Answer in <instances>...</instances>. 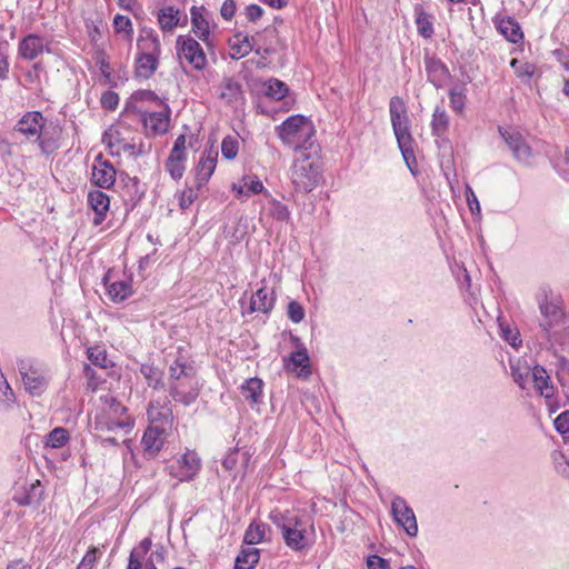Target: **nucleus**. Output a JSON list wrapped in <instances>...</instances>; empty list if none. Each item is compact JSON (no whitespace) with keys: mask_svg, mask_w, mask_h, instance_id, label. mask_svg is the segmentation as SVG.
I'll return each mask as SVG.
<instances>
[{"mask_svg":"<svg viewBox=\"0 0 569 569\" xmlns=\"http://www.w3.org/2000/svg\"><path fill=\"white\" fill-rule=\"evenodd\" d=\"M313 146L295 144L293 148L295 160L291 179L295 189L300 192L312 191L318 186L321 177L317 151H310Z\"/></svg>","mask_w":569,"mask_h":569,"instance_id":"1","label":"nucleus"},{"mask_svg":"<svg viewBox=\"0 0 569 569\" xmlns=\"http://www.w3.org/2000/svg\"><path fill=\"white\" fill-rule=\"evenodd\" d=\"M137 47L139 53L136 58V74L139 78L149 79L159 64L160 41L152 32H148L139 37Z\"/></svg>","mask_w":569,"mask_h":569,"instance_id":"2","label":"nucleus"},{"mask_svg":"<svg viewBox=\"0 0 569 569\" xmlns=\"http://www.w3.org/2000/svg\"><path fill=\"white\" fill-rule=\"evenodd\" d=\"M270 519L281 530L282 538L290 549L301 551L306 548V526L301 519L286 518L281 513H271Z\"/></svg>","mask_w":569,"mask_h":569,"instance_id":"3","label":"nucleus"},{"mask_svg":"<svg viewBox=\"0 0 569 569\" xmlns=\"http://www.w3.org/2000/svg\"><path fill=\"white\" fill-rule=\"evenodd\" d=\"M538 306L541 315L539 327L546 337L552 328L560 326L563 321L565 313L561 307V300L553 293L543 290L538 296Z\"/></svg>","mask_w":569,"mask_h":569,"instance_id":"4","label":"nucleus"},{"mask_svg":"<svg viewBox=\"0 0 569 569\" xmlns=\"http://www.w3.org/2000/svg\"><path fill=\"white\" fill-rule=\"evenodd\" d=\"M18 368L27 392L39 397L47 390L50 377L43 367L28 360H21Z\"/></svg>","mask_w":569,"mask_h":569,"instance_id":"5","label":"nucleus"},{"mask_svg":"<svg viewBox=\"0 0 569 569\" xmlns=\"http://www.w3.org/2000/svg\"><path fill=\"white\" fill-rule=\"evenodd\" d=\"M164 102L151 90H137L127 99L123 108V114L146 116L148 112L162 107Z\"/></svg>","mask_w":569,"mask_h":569,"instance_id":"6","label":"nucleus"},{"mask_svg":"<svg viewBox=\"0 0 569 569\" xmlns=\"http://www.w3.org/2000/svg\"><path fill=\"white\" fill-rule=\"evenodd\" d=\"M389 111L397 142H407L410 140L411 134L409 131L407 107L402 98L398 96L392 97L389 102Z\"/></svg>","mask_w":569,"mask_h":569,"instance_id":"7","label":"nucleus"},{"mask_svg":"<svg viewBox=\"0 0 569 569\" xmlns=\"http://www.w3.org/2000/svg\"><path fill=\"white\" fill-rule=\"evenodd\" d=\"M313 134L311 122L303 116L296 114L289 117L279 127V138L283 141L289 139H303L305 142Z\"/></svg>","mask_w":569,"mask_h":569,"instance_id":"8","label":"nucleus"},{"mask_svg":"<svg viewBox=\"0 0 569 569\" xmlns=\"http://www.w3.org/2000/svg\"><path fill=\"white\" fill-rule=\"evenodd\" d=\"M177 50L181 59H184L196 70H202L207 64L206 54L197 40L187 36L177 38Z\"/></svg>","mask_w":569,"mask_h":569,"instance_id":"9","label":"nucleus"},{"mask_svg":"<svg viewBox=\"0 0 569 569\" xmlns=\"http://www.w3.org/2000/svg\"><path fill=\"white\" fill-rule=\"evenodd\" d=\"M391 515L395 522L401 526L408 536L416 537L418 535L416 515L402 497L396 496L392 499Z\"/></svg>","mask_w":569,"mask_h":569,"instance_id":"10","label":"nucleus"},{"mask_svg":"<svg viewBox=\"0 0 569 569\" xmlns=\"http://www.w3.org/2000/svg\"><path fill=\"white\" fill-rule=\"evenodd\" d=\"M46 123L47 120L40 111H28L16 124V131L28 140L38 141L46 130Z\"/></svg>","mask_w":569,"mask_h":569,"instance_id":"11","label":"nucleus"},{"mask_svg":"<svg viewBox=\"0 0 569 569\" xmlns=\"http://www.w3.org/2000/svg\"><path fill=\"white\" fill-rule=\"evenodd\" d=\"M168 392L172 400L184 406H190L197 400L200 392L197 373L191 376V378H186L174 382L173 385H169Z\"/></svg>","mask_w":569,"mask_h":569,"instance_id":"12","label":"nucleus"},{"mask_svg":"<svg viewBox=\"0 0 569 569\" xmlns=\"http://www.w3.org/2000/svg\"><path fill=\"white\" fill-rule=\"evenodd\" d=\"M218 156V148L213 144H210V147L202 152L194 168V183L198 189H201L213 174L217 167Z\"/></svg>","mask_w":569,"mask_h":569,"instance_id":"13","label":"nucleus"},{"mask_svg":"<svg viewBox=\"0 0 569 569\" xmlns=\"http://www.w3.org/2000/svg\"><path fill=\"white\" fill-rule=\"evenodd\" d=\"M201 468V460L197 452L188 450L182 455L176 465L170 467L171 476L176 477L179 481H190L199 472Z\"/></svg>","mask_w":569,"mask_h":569,"instance_id":"14","label":"nucleus"},{"mask_svg":"<svg viewBox=\"0 0 569 569\" xmlns=\"http://www.w3.org/2000/svg\"><path fill=\"white\" fill-rule=\"evenodd\" d=\"M133 428V421L126 416L117 418L106 412H97L93 420V430L96 432L107 433L121 430L123 435H128Z\"/></svg>","mask_w":569,"mask_h":569,"instance_id":"15","label":"nucleus"},{"mask_svg":"<svg viewBox=\"0 0 569 569\" xmlns=\"http://www.w3.org/2000/svg\"><path fill=\"white\" fill-rule=\"evenodd\" d=\"M160 110H153L146 116H141L140 120L143 123L144 130L149 136H159L168 131L170 123V109L164 103L159 107Z\"/></svg>","mask_w":569,"mask_h":569,"instance_id":"16","label":"nucleus"},{"mask_svg":"<svg viewBox=\"0 0 569 569\" xmlns=\"http://www.w3.org/2000/svg\"><path fill=\"white\" fill-rule=\"evenodd\" d=\"M189 150L187 144H173L164 161V170L174 180L179 181L186 171Z\"/></svg>","mask_w":569,"mask_h":569,"instance_id":"17","label":"nucleus"},{"mask_svg":"<svg viewBox=\"0 0 569 569\" xmlns=\"http://www.w3.org/2000/svg\"><path fill=\"white\" fill-rule=\"evenodd\" d=\"M114 181L116 170L113 166L103 160L101 154L97 156L92 166L91 182L99 188L109 189L114 184Z\"/></svg>","mask_w":569,"mask_h":569,"instance_id":"18","label":"nucleus"},{"mask_svg":"<svg viewBox=\"0 0 569 569\" xmlns=\"http://www.w3.org/2000/svg\"><path fill=\"white\" fill-rule=\"evenodd\" d=\"M191 28L193 33L203 42L209 44L210 27L212 23L211 13L203 7L193 6L190 9Z\"/></svg>","mask_w":569,"mask_h":569,"instance_id":"19","label":"nucleus"},{"mask_svg":"<svg viewBox=\"0 0 569 569\" xmlns=\"http://www.w3.org/2000/svg\"><path fill=\"white\" fill-rule=\"evenodd\" d=\"M164 445V430L160 426H149L141 439L143 456L147 459H153L160 452Z\"/></svg>","mask_w":569,"mask_h":569,"instance_id":"20","label":"nucleus"},{"mask_svg":"<svg viewBox=\"0 0 569 569\" xmlns=\"http://www.w3.org/2000/svg\"><path fill=\"white\" fill-rule=\"evenodd\" d=\"M19 54L26 59V60H34L40 54L43 53V51L50 52L49 49V42L34 33H30L21 39L19 42Z\"/></svg>","mask_w":569,"mask_h":569,"instance_id":"21","label":"nucleus"},{"mask_svg":"<svg viewBox=\"0 0 569 569\" xmlns=\"http://www.w3.org/2000/svg\"><path fill=\"white\" fill-rule=\"evenodd\" d=\"M187 20V14L172 6L161 8L158 13V22L162 31H172L176 27L186 24Z\"/></svg>","mask_w":569,"mask_h":569,"instance_id":"22","label":"nucleus"},{"mask_svg":"<svg viewBox=\"0 0 569 569\" xmlns=\"http://www.w3.org/2000/svg\"><path fill=\"white\" fill-rule=\"evenodd\" d=\"M88 203L96 213L93 218V224H101L106 219L110 207V199L108 194L101 190H91L88 193Z\"/></svg>","mask_w":569,"mask_h":569,"instance_id":"23","label":"nucleus"},{"mask_svg":"<svg viewBox=\"0 0 569 569\" xmlns=\"http://www.w3.org/2000/svg\"><path fill=\"white\" fill-rule=\"evenodd\" d=\"M276 297L272 290L262 287L258 289L250 299L249 313H269L274 306Z\"/></svg>","mask_w":569,"mask_h":569,"instance_id":"24","label":"nucleus"},{"mask_svg":"<svg viewBox=\"0 0 569 569\" xmlns=\"http://www.w3.org/2000/svg\"><path fill=\"white\" fill-rule=\"evenodd\" d=\"M43 499V488L39 480H36L23 490L16 491L13 500L19 506H38Z\"/></svg>","mask_w":569,"mask_h":569,"instance_id":"25","label":"nucleus"},{"mask_svg":"<svg viewBox=\"0 0 569 569\" xmlns=\"http://www.w3.org/2000/svg\"><path fill=\"white\" fill-rule=\"evenodd\" d=\"M194 373L197 372L192 365L183 360L182 357H178L168 368V386L186 378H191Z\"/></svg>","mask_w":569,"mask_h":569,"instance_id":"26","label":"nucleus"},{"mask_svg":"<svg viewBox=\"0 0 569 569\" xmlns=\"http://www.w3.org/2000/svg\"><path fill=\"white\" fill-rule=\"evenodd\" d=\"M103 281L107 287V295L112 302H122L132 295V286L129 280L108 283V277H104Z\"/></svg>","mask_w":569,"mask_h":569,"instance_id":"27","label":"nucleus"},{"mask_svg":"<svg viewBox=\"0 0 569 569\" xmlns=\"http://www.w3.org/2000/svg\"><path fill=\"white\" fill-rule=\"evenodd\" d=\"M498 31L510 42L518 43L523 39L519 23L513 18H501L496 21Z\"/></svg>","mask_w":569,"mask_h":569,"instance_id":"28","label":"nucleus"},{"mask_svg":"<svg viewBox=\"0 0 569 569\" xmlns=\"http://www.w3.org/2000/svg\"><path fill=\"white\" fill-rule=\"evenodd\" d=\"M531 378L535 383V388L540 396L549 399L553 396V386L550 381L546 369L541 366H535L532 368Z\"/></svg>","mask_w":569,"mask_h":569,"instance_id":"29","label":"nucleus"},{"mask_svg":"<svg viewBox=\"0 0 569 569\" xmlns=\"http://www.w3.org/2000/svg\"><path fill=\"white\" fill-rule=\"evenodd\" d=\"M148 418L150 420V426H160L163 430H166V428H171L173 419L170 408H160L152 402L148 407Z\"/></svg>","mask_w":569,"mask_h":569,"instance_id":"30","label":"nucleus"},{"mask_svg":"<svg viewBox=\"0 0 569 569\" xmlns=\"http://www.w3.org/2000/svg\"><path fill=\"white\" fill-rule=\"evenodd\" d=\"M253 46L254 37L236 34L233 40L230 41V58L238 60L246 57L253 50Z\"/></svg>","mask_w":569,"mask_h":569,"instance_id":"31","label":"nucleus"},{"mask_svg":"<svg viewBox=\"0 0 569 569\" xmlns=\"http://www.w3.org/2000/svg\"><path fill=\"white\" fill-rule=\"evenodd\" d=\"M263 382L259 378L247 379L241 385V395L250 403L261 402Z\"/></svg>","mask_w":569,"mask_h":569,"instance_id":"32","label":"nucleus"},{"mask_svg":"<svg viewBox=\"0 0 569 569\" xmlns=\"http://www.w3.org/2000/svg\"><path fill=\"white\" fill-rule=\"evenodd\" d=\"M260 559V550L256 547L242 548L234 561V569H253Z\"/></svg>","mask_w":569,"mask_h":569,"instance_id":"33","label":"nucleus"},{"mask_svg":"<svg viewBox=\"0 0 569 569\" xmlns=\"http://www.w3.org/2000/svg\"><path fill=\"white\" fill-rule=\"evenodd\" d=\"M140 372L150 388L161 390L166 387L163 375L158 367L150 363H143L140 367Z\"/></svg>","mask_w":569,"mask_h":569,"instance_id":"34","label":"nucleus"},{"mask_svg":"<svg viewBox=\"0 0 569 569\" xmlns=\"http://www.w3.org/2000/svg\"><path fill=\"white\" fill-rule=\"evenodd\" d=\"M268 530L269 527L266 523L257 521L251 522L244 532V543L253 547L254 545L263 542Z\"/></svg>","mask_w":569,"mask_h":569,"instance_id":"35","label":"nucleus"},{"mask_svg":"<svg viewBox=\"0 0 569 569\" xmlns=\"http://www.w3.org/2000/svg\"><path fill=\"white\" fill-rule=\"evenodd\" d=\"M512 156L521 163L531 166L539 157L538 151H533L530 144H507Z\"/></svg>","mask_w":569,"mask_h":569,"instance_id":"36","label":"nucleus"},{"mask_svg":"<svg viewBox=\"0 0 569 569\" xmlns=\"http://www.w3.org/2000/svg\"><path fill=\"white\" fill-rule=\"evenodd\" d=\"M416 24L420 36L423 38H431L433 34V26L431 17L425 12L420 4L415 7Z\"/></svg>","mask_w":569,"mask_h":569,"instance_id":"37","label":"nucleus"},{"mask_svg":"<svg viewBox=\"0 0 569 569\" xmlns=\"http://www.w3.org/2000/svg\"><path fill=\"white\" fill-rule=\"evenodd\" d=\"M69 440V431L63 427H56L46 436L44 446L52 449H59L66 446Z\"/></svg>","mask_w":569,"mask_h":569,"instance_id":"38","label":"nucleus"},{"mask_svg":"<svg viewBox=\"0 0 569 569\" xmlns=\"http://www.w3.org/2000/svg\"><path fill=\"white\" fill-rule=\"evenodd\" d=\"M220 97L230 104H237L243 100V92L240 83L228 80L221 88Z\"/></svg>","mask_w":569,"mask_h":569,"instance_id":"39","label":"nucleus"},{"mask_svg":"<svg viewBox=\"0 0 569 569\" xmlns=\"http://www.w3.org/2000/svg\"><path fill=\"white\" fill-rule=\"evenodd\" d=\"M289 91L288 86L278 79H269L263 83V92L264 94L273 100L283 99Z\"/></svg>","mask_w":569,"mask_h":569,"instance_id":"40","label":"nucleus"},{"mask_svg":"<svg viewBox=\"0 0 569 569\" xmlns=\"http://www.w3.org/2000/svg\"><path fill=\"white\" fill-rule=\"evenodd\" d=\"M426 70L428 72L429 80L437 87L448 73L446 66L440 60L433 58L426 60Z\"/></svg>","mask_w":569,"mask_h":569,"instance_id":"41","label":"nucleus"},{"mask_svg":"<svg viewBox=\"0 0 569 569\" xmlns=\"http://www.w3.org/2000/svg\"><path fill=\"white\" fill-rule=\"evenodd\" d=\"M88 359L92 365L102 369L113 366V362L108 358L107 350L102 346H93L87 350Z\"/></svg>","mask_w":569,"mask_h":569,"instance_id":"42","label":"nucleus"},{"mask_svg":"<svg viewBox=\"0 0 569 569\" xmlns=\"http://www.w3.org/2000/svg\"><path fill=\"white\" fill-rule=\"evenodd\" d=\"M449 127V117L445 109L437 107L432 114L431 128L433 133L437 137H442V134L448 130Z\"/></svg>","mask_w":569,"mask_h":569,"instance_id":"43","label":"nucleus"},{"mask_svg":"<svg viewBox=\"0 0 569 569\" xmlns=\"http://www.w3.org/2000/svg\"><path fill=\"white\" fill-rule=\"evenodd\" d=\"M100 400L103 402V408L100 410V412H106L117 418L126 417L127 408L117 401L114 397L107 395L101 397Z\"/></svg>","mask_w":569,"mask_h":569,"instance_id":"44","label":"nucleus"},{"mask_svg":"<svg viewBox=\"0 0 569 569\" xmlns=\"http://www.w3.org/2000/svg\"><path fill=\"white\" fill-rule=\"evenodd\" d=\"M113 28L117 33H120L123 36V38L128 41L132 40L133 36V28L132 22L129 17L117 14L113 18Z\"/></svg>","mask_w":569,"mask_h":569,"instance_id":"45","label":"nucleus"},{"mask_svg":"<svg viewBox=\"0 0 569 569\" xmlns=\"http://www.w3.org/2000/svg\"><path fill=\"white\" fill-rule=\"evenodd\" d=\"M16 401L14 393L6 380L2 372H0V407L1 409H9Z\"/></svg>","mask_w":569,"mask_h":569,"instance_id":"46","label":"nucleus"},{"mask_svg":"<svg viewBox=\"0 0 569 569\" xmlns=\"http://www.w3.org/2000/svg\"><path fill=\"white\" fill-rule=\"evenodd\" d=\"M510 67L522 81H529L536 71V66L533 63L521 62L518 59H512L510 61Z\"/></svg>","mask_w":569,"mask_h":569,"instance_id":"47","label":"nucleus"},{"mask_svg":"<svg viewBox=\"0 0 569 569\" xmlns=\"http://www.w3.org/2000/svg\"><path fill=\"white\" fill-rule=\"evenodd\" d=\"M450 107L456 112L460 113L463 111L466 103V93L463 86H455L449 90Z\"/></svg>","mask_w":569,"mask_h":569,"instance_id":"48","label":"nucleus"},{"mask_svg":"<svg viewBox=\"0 0 569 569\" xmlns=\"http://www.w3.org/2000/svg\"><path fill=\"white\" fill-rule=\"evenodd\" d=\"M398 148L403 157V160L413 176L418 174V166L415 156V144H398Z\"/></svg>","mask_w":569,"mask_h":569,"instance_id":"49","label":"nucleus"},{"mask_svg":"<svg viewBox=\"0 0 569 569\" xmlns=\"http://www.w3.org/2000/svg\"><path fill=\"white\" fill-rule=\"evenodd\" d=\"M511 377L513 381L521 388H526V382L528 378L531 376L532 369L528 366L521 367L520 365H511Z\"/></svg>","mask_w":569,"mask_h":569,"instance_id":"50","label":"nucleus"},{"mask_svg":"<svg viewBox=\"0 0 569 569\" xmlns=\"http://www.w3.org/2000/svg\"><path fill=\"white\" fill-rule=\"evenodd\" d=\"M290 361L295 366V368L300 367L301 372L305 376L310 375V368H309V356L306 350V348L299 349L291 353Z\"/></svg>","mask_w":569,"mask_h":569,"instance_id":"51","label":"nucleus"},{"mask_svg":"<svg viewBox=\"0 0 569 569\" xmlns=\"http://www.w3.org/2000/svg\"><path fill=\"white\" fill-rule=\"evenodd\" d=\"M111 154L119 153L120 150L128 153L130 157H137L144 152L143 144H107Z\"/></svg>","mask_w":569,"mask_h":569,"instance_id":"52","label":"nucleus"},{"mask_svg":"<svg viewBox=\"0 0 569 569\" xmlns=\"http://www.w3.org/2000/svg\"><path fill=\"white\" fill-rule=\"evenodd\" d=\"M199 190L200 189H198L197 187L196 188L188 187L179 193V196H178L179 206L182 210H186L191 207V204L194 202V200L199 196V193H198Z\"/></svg>","mask_w":569,"mask_h":569,"instance_id":"53","label":"nucleus"},{"mask_svg":"<svg viewBox=\"0 0 569 569\" xmlns=\"http://www.w3.org/2000/svg\"><path fill=\"white\" fill-rule=\"evenodd\" d=\"M101 107L106 110L113 111L119 104V96L112 90H106L100 98Z\"/></svg>","mask_w":569,"mask_h":569,"instance_id":"54","label":"nucleus"},{"mask_svg":"<svg viewBox=\"0 0 569 569\" xmlns=\"http://www.w3.org/2000/svg\"><path fill=\"white\" fill-rule=\"evenodd\" d=\"M288 318L293 323H300L305 319V309L298 301H290L287 310Z\"/></svg>","mask_w":569,"mask_h":569,"instance_id":"55","label":"nucleus"},{"mask_svg":"<svg viewBox=\"0 0 569 569\" xmlns=\"http://www.w3.org/2000/svg\"><path fill=\"white\" fill-rule=\"evenodd\" d=\"M271 216L280 221H287L290 218V211L288 207L279 201H272L270 208Z\"/></svg>","mask_w":569,"mask_h":569,"instance_id":"56","label":"nucleus"},{"mask_svg":"<svg viewBox=\"0 0 569 569\" xmlns=\"http://www.w3.org/2000/svg\"><path fill=\"white\" fill-rule=\"evenodd\" d=\"M555 429L561 433L569 432V410L561 412L553 421Z\"/></svg>","mask_w":569,"mask_h":569,"instance_id":"57","label":"nucleus"},{"mask_svg":"<svg viewBox=\"0 0 569 569\" xmlns=\"http://www.w3.org/2000/svg\"><path fill=\"white\" fill-rule=\"evenodd\" d=\"M501 331L503 339L512 347H518L521 345V339L519 338V332L517 330L510 328H501Z\"/></svg>","mask_w":569,"mask_h":569,"instance_id":"58","label":"nucleus"},{"mask_svg":"<svg viewBox=\"0 0 569 569\" xmlns=\"http://www.w3.org/2000/svg\"><path fill=\"white\" fill-rule=\"evenodd\" d=\"M466 198H467V203H468L470 211L473 214L480 213V203H479L473 190L470 187H467V189H466Z\"/></svg>","mask_w":569,"mask_h":569,"instance_id":"59","label":"nucleus"},{"mask_svg":"<svg viewBox=\"0 0 569 569\" xmlns=\"http://www.w3.org/2000/svg\"><path fill=\"white\" fill-rule=\"evenodd\" d=\"M246 18L249 21L256 22L263 14V9L258 4H249L244 10Z\"/></svg>","mask_w":569,"mask_h":569,"instance_id":"60","label":"nucleus"},{"mask_svg":"<svg viewBox=\"0 0 569 569\" xmlns=\"http://www.w3.org/2000/svg\"><path fill=\"white\" fill-rule=\"evenodd\" d=\"M236 12V2L233 0H226L220 9L221 17L226 20H230Z\"/></svg>","mask_w":569,"mask_h":569,"instance_id":"61","label":"nucleus"},{"mask_svg":"<svg viewBox=\"0 0 569 569\" xmlns=\"http://www.w3.org/2000/svg\"><path fill=\"white\" fill-rule=\"evenodd\" d=\"M367 567L368 569H386L387 560L377 555H372L367 559Z\"/></svg>","mask_w":569,"mask_h":569,"instance_id":"62","label":"nucleus"},{"mask_svg":"<svg viewBox=\"0 0 569 569\" xmlns=\"http://www.w3.org/2000/svg\"><path fill=\"white\" fill-rule=\"evenodd\" d=\"M83 373L84 377L88 379V386L94 390L100 382L96 377V370L92 369L90 365H84Z\"/></svg>","mask_w":569,"mask_h":569,"instance_id":"63","label":"nucleus"},{"mask_svg":"<svg viewBox=\"0 0 569 569\" xmlns=\"http://www.w3.org/2000/svg\"><path fill=\"white\" fill-rule=\"evenodd\" d=\"M96 438L103 448H107L108 446L116 447L119 445L118 438L113 436H104V433L97 432Z\"/></svg>","mask_w":569,"mask_h":569,"instance_id":"64","label":"nucleus"}]
</instances>
